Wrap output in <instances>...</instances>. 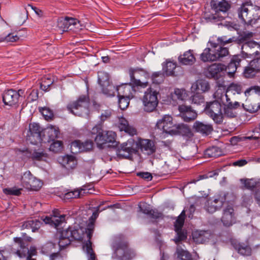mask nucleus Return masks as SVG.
<instances>
[{
	"mask_svg": "<svg viewBox=\"0 0 260 260\" xmlns=\"http://www.w3.org/2000/svg\"><path fill=\"white\" fill-rule=\"evenodd\" d=\"M94 225L93 222H90L86 227L81 226L79 225L74 227H69L66 230H63V235H69L72 240L73 239L81 241L84 237L87 238V241L83 245V249L87 255H90L91 260H98L92 248V243L90 241Z\"/></svg>",
	"mask_w": 260,
	"mask_h": 260,
	"instance_id": "1",
	"label": "nucleus"
},
{
	"mask_svg": "<svg viewBox=\"0 0 260 260\" xmlns=\"http://www.w3.org/2000/svg\"><path fill=\"white\" fill-rule=\"evenodd\" d=\"M211 6L214 13H206L204 18L207 22L211 23H217L223 20L228 16L227 12L231 7L224 0H212Z\"/></svg>",
	"mask_w": 260,
	"mask_h": 260,
	"instance_id": "2",
	"label": "nucleus"
},
{
	"mask_svg": "<svg viewBox=\"0 0 260 260\" xmlns=\"http://www.w3.org/2000/svg\"><path fill=\"white\" fill-rule=\"evenodd\" d=\"M156 127L163 132L170 135L186 133L189 131L188 126L183 123H175L173 118L169 115H165L157 121Z\"/></svg>",
	"mask_w": 260,
	"mask_h": 260,
	"instance_id": "3",
	"label": "nucleus"
},
{
	"mask_svg": "<svg viewBox=\"0 0 260 260\" xmlns=\"http://www.w3.org/2000/svg\"><path fill=\"white\" fill-rule=\"evenodd\" d=\"M92 135H95L94 141L97 147L100 149H103L110 144L116 143V134L111 131H105L100 124L96 125L91 129Z\"/></svg>",
	"mask_w": 260,
	"mask_h": 260,
	"instance_id": "4",
	"label": "nucleus"
},
{
	"mask_svg": "<svg viewBox=\"0 0 260 260\" xmlns=\"http://www.w3.org/2000/svg\"><path fill=\"white\" fill-rule=\"evenodd\" d=\"M114 252L112 258L119 260H130L136 256L135 252L128 248L127 243L121 236L115 237L112 244Z\"/></svg>",
	"mask_w": 260,
	"mask_h": 260,
	"instance_id": "5",
	"label": "nucleus"
},
{
	"mask_svg": "<svg viewBox=\"0 0 260 260\" xmlns=\"http://www.w3.org/2000/svg\"><path fill=\"white\" fill-rule=\"evenodd\" d=\"M211 48H205L200 55V59L203 62H213L219 60L229 54L227 48L219 47L213 41L210 40L209 42Z\"/></svg>",
	"mask_w": 260,
	"mask_h": 260,
	"instance_id": "6",
	"label": "nucleus"
},
{
	"mask_svg": "<svg viewBox=\"0 0 260 260\" xmlns=\"http://www.w3.org/2000/svg\"><path fill=\"white\" fill-rule=\"evenodd\" d=\"M58 127L50 126L42 129L38 123H34V139L39 143H46L54 141L58 137Z\"/></svg>",
	"mask_w": 260,
	"mask_h": 260,
	"instance_id": "7",
	"label": "nucleus"
},
{
	"mask_svg": "<svg viewBox=\"0 0 260 260\" xmlns=\"http://www.w3.org/2000/svg\"><path fill=\"white\" fill-rule=\"evenodd\" d=\"M214 99V101L206 103L204 108V112L211 118L216 123L220 124L223 120L221 104L217 98Z\"/></svg>",
	"mask_w": 260,
	"mask_h": 260,
	"instance_id": "8",
	"label": "nucleus"
},
{
	"mask_svg": "<svg viewBox=\"0 0 260 260\" xmlns=\"http://www.w3.org/2000/svg\"><path fill=\"white\" fill-rule=\"evenodd\" d=\"M89 105V99L87 95H80L76 101L70 103L67 109L75 115L81 116L82 113L87 111Z\"/></svg>",
	"mask_w": 260,
	"mask_h": 260,
	"instance_id": "9",
	"label": "nucleus"
},
{
	"mask_svg": "<svg viewBox=\"0 0 260 260\" xmlns=\"http://www.w3.org/2000/svg\"><path fill=\"white\" fill-rule=\"evenodd\" d=\"M137 144L133 139L121 144L116 150V155L120 158H130L137 152Z\"/></svg>",
	"mask_w": 260,
	"mask_h": 260,
	"instance_id": "10",
	"label": "nucleus"
},
{
	"mask_svg": "<svg viewBox=\"0 0 260 260\" xmlns=\"http://www.w3.org/2000/svg\"><path fill=\"white\" fill-rule=\"evenodd\" d=\"M158 92L151 88H148L145 92L142 102L145 111L151 112L155 109L158 103Z\"/></svg>",
	"mask_w": 260,
	"mask_h": 260,
	"instance_id": "11",
	"label": "nucleus"
},
{
	"mask_svg": "<svg viewBox=\"0 0 260 260\" xmlns=\"http://www.w3.org/2000/svg\"><path fill=\"white\" fill-rule=\"evenodd\" d=\"M57 27L62 32L68 30L76 32L81 29L80 21L77 19L69 17L59 18L57 21Z\"/></svg>",
	"mask_w": 260,
	"mask_h": 260,
	"instance_id": "12",
	"label": "nucleus"
},
{
	"mask_svg": "<svg viewBox=\"0 0 260 260\" xmlns=\"http://www.w3.org/2000/svg\"><path fill=\"white\" fill-rule=\"evenodd\" d=\"M98 83L102 88L103 93L107 96H114L115 87L110 82L109 75L107 72L101 71L98 72Z\"/></svg>",
	"mask_w": 260,
	"mask_h": 260,
	"instance_id": "13",
	"label": "nucleus"
},
{
	"mask_svg": "<svg viewBox=\"0 0 260 260\" xmlns=\"http://www.w3.org/2000/svg\"><path fill=\"white\" fill-rule=\"evenodd\" d=\"M129 74L131 82L134 85L142 88H145L148 85L147 81L142 82L141 81V77L147 78L148 76L147 72L142 69L131 68L129 70Z\"/></svg>",
	"mask_w": 260,
	"mask_h": 260,
	"instance_id": "14",
	"label": "nucleus"
},
{
	"mask_svg": "<svg viewBox=\"0 0 260 260\" xmlns=\"http://www.w3.org/2000/svg\"><path fill=\"white\" fill-rule=\"evenodd\" d=\"M15 244L18 245L20 249H18L15 254L20 258L26 257V260H32V248L30 246L28 247L26 241L21 238L16 237L14 238Z\"/></svg>",
	"mask_w": 260,
	"mask_h": 260,
	"instance_id": "15",
	"label": "nucleus"
},
{
	"mask_svg": "<svg viewBox=\"0 0 260 260\" xmlns=\"http://www.w3.org/2000/svg\"><path fill=\"white\" fill-rule=\"evenodd\" d=\"M225 201V194H219L214 197V200H209L206 204V210L212 213L219 209Z\"/></svg>",
	"mask_w": 260,
	"mask_h": 260,
	"instance_id": "16",
	"label": "nucleus"
},
{
	"mask_svg": "<svg viewBox=\"0 0 260 260\" xmlns=\"http://www.w3.org/2000/svg\"><path fill=\"white\" fill-rule=\"evenodd\" d=\"M42 220L45 224H49L52 227L57 228L65 221V215H60L57 210H54L50 216H46L45 218H42Z\"/></svg>",
	"mask_w": 260,
	"mask_h": 260,
	"instance_id": "17",
	"label": "nucleus"
},
{
	"mask_svg": "<svg viewBox=\"0 0 260 260\" xmlns=\"http://www.w3.org/2000/svg\"><path fill=\"white\" fill-rule=\"evenodd\" d=\"M180 115L184 121L194 120L197 117V113L190 106L182 105L178 107Z\"/></svg>",
	"mask_w": 260,
	"mask_h": 260,
	"instance_id": "18",
	"label": "nucleus"
},
{
	"mask_svg": "<svg viewBox=\"0 0 260 260\" xmlns=\"http://www.w3.org/2000/svg\"><path fill=\"white\" fill-rule=\"evenodd\" d=\"M137 149L139 148L141 151L147 154L151 155L155 152L156 147L154 142L148 139H140L138 142H136Z\"/></svg>",
	"mask_w": 260,
	"mask_h": 260,
	"instance_id": "19",
	"label": "nucleus"
},
{
	"mask_svg": "<svg viewBox=\"0 0 260 260\" xmlns=\"http://www.w3.org/2000/svg\"><path fill=\"white\" fill-rule=\"evenodd\" d=\"M221 221L226 226H230L235 222V213L232 206L228 205L224 209Z\"/></svg>",
	"mask_w": 260,
	"mask_h": 260,
	"instance_id": "20",
	"label": "nucleus"
},
{
	"mask_svg": "<svg viewBox=\"0 0 260 260\" xmlns=\"http://www.w3.org/2000/svg\"><path fill=\"white\" fill-rule=\"evenodd\" d=\"M115 91H117L118 96H122L129 99H133L136 92L135 87L130 84H126L115 87Z\"/></svg>",
	"mask_w": 260,
	"mask_h": 260,
	"instance_id": "21",
	"label": "nucleus"
},
{
	"mask_svg": "<svg viewBox=\"0 0 260 260\" xmlns=\"http://www.w3.org/2000/svg\"><path fill=\"white\" fill-rule=\"evenodd\" d=\"M226 66L221 63H214L208 66L205 71L208 78H216L220 72L225 71Z\"/></svg>",
	"mask_w": 260,
	"mask_h": 260,
	"instance_id": "22",
	"label": "nucleus"
},
{
	"mask_svg": "<svg viewBox=\"0 0 260 260\" xmlns=\"http://www.w3.org/2000/svg\"><path fill=\"white\" fill-rule=\"evenodd\" d=\"M239 106L240 104L238 102H235L234 103L230 102L228 103V104H224L223 117L225 116L228 118L235 117L237 115V113L235 110Z\"/></svg>",
	"mask_w": 260,
	"mask_h": 260,
	"instance_id": "23",
	"label": "nucleus"
},
{
	"mask_svg": "<svg viewBox=\"0 0 260 260\" xmlns=\"http://www.w3.org/2000/svg\"><path fill=\"white\" fill-rule=\"evenodd\" d=\"M234 248L239 253L242 255H250L251 253V249L247 243H240L236 240L231 242Z\"/></svg>",
	"mask_w": 260,
	"mask_h": 260,
	"instance_id": "24",
	"label": "nucleus"
},
{
	"mask_svg": "<svg viewBox=\"0 0 260 260\" xmlns=\"http://www.w3.org/2000/svg\"><path fill=\"white\" fill-rule=\"evenodd\" d=\"M210 86L209 82L206 80L199 79L193 83L191 87V91L193 92L201 91L206 92L210 90Z\"/></svg>",
	"mask_w": 260,
	"mask_h": 260,
	"instance_id": "25",
	"label": "nucleus"
},
{
	"mask_svg": "<svg viewBox=\"0 0 260 260\" xmlns=\"http://www.w3.org/2000/svg\"><path fill=\"white\" fill-rule=\"evenodd\" d=\"M139 208L140 211L153 218H158L161 215L157 210L151 209L150 205L146 203H140Z\"/></svg>",
	"mask_w": 260,
	"mask_h": 260,
	"instance_id": "26",
	"label": "nucleus"
},
{
	"mask_svg": "<svg viewBox=\"0 0 260 260\" xmlns=\"http://www.w3.org/2000/svg\"><path fill=\"white\" fill-rule=\"evenodd\" d=\"M249 8L247 11L249 12L248 17H250V19L251 20L249 21H246L245 24L252 25L255 24L260 17V7L253 5Z\"/></svg>",
	"mask_w": 260,
	"mask_h": 260,
	"instance_id": "27",
	"label": "nucleus"
},
{
	"mask_svg": "<svg viewBox=\"0 0 260 260\" xmlns=\"http://www.w3.org/2000/svg\"><path fill=\"white\" fill-rule=\"evenodd\" d=\"M193 239L197 243H203L206 242L212 237V235L208 231H197L192 234Z\"/></svg>",
	"mask_w": 260,
	"mask_h": 260,
	"instance_id": "28",
	"label": "nucleus"
},
{
	"mask_svg": "<svg viewBox=\"0 0 260 260\" xmlns=\"http://www.w3.org/2000/svg\"><path fill=\"white\" fill-rule=\"evenodd\" d=\"M193 127L196 132L205 135H209L213 131V127L211 124L199 121L194 123Z\"/></svg>",
	"mask_w": 260,
	"mask_h": 260,
	"instance_id": "29",
	"label": "nucleus"
},
{
	"mask_svg": "<svg viewBox=\"0 0 260 260\" xmlns=\"http://www.w3.org/2000/svg\"><path fill=\"white\" fill-rule=\"evenodd\" d=\"M118 127L121 131H124L130 135H134L136 134V130L133 127L130 126L127 120L124 117L119 118Z\"/></svg>",
	"mask_w": 260,
	"mask_h": 260,
	"instance_id": "30",
	"label": "nucleus"
},
{
	"mask_svg": "<svg viewBox=\"0 0 260 260\" xmlns=\"http://www.w3.org/2000/svg\"><path fill=\"white\" fill-rule=\"evenodd\" d=\"M89 189L86 186H83L81 188H77L73 191H68L64 194V199H70L80 198L84 194L88 193Z\"/></svg>",
	"mask_w": 260,
	"mask_h": 260,
	"instance_id": "31",
	"label": "nucleus"
},
{
	"mask_svg": "<svg viewBox=\"0 0 260 260\" xmlns=\"http://www.w3.org/2000/svg\"><path fill=\"white\" fill-rule=\"evenodd\" d=\"M178 59L180 62L184 65H191L196 61V58L191 50L185 52Z\"/></svg>",
	"mask_w": 260,
	"mask_h": 260,
	"instance_id": "32",
	"label": "nucleus"
},
{
	"mask_svg": "<svg viewBox=\"0 0 260 260\" xmlns=\"http://www.w3.org/2000/svg\"><path fill=\"white\" fill-rule=\"evenodd\" d=\"M240 62L241 59L240 57L238 55H235L233 57L228 66L227 67L226 66V69L225 70L227 71V73L230 77L233 76L236 72Z\"/></svg>",
	"mask_w": 260,
	"mask_h": 260,
	"instance_id": "33",
	"label": "nucleus"
},
{
	"mask_svg": "<svg viewBox=\"0 0 260 260\" xmlns=\"http://www.w3.org/2000/svg\"><path fill=\"white\" fill-rule=\"evenodd\" d=\"M252 4L250 3H246L241 6L238 10V16L245 23L246 21H250V17H248L249 12L247 11L249 9L250 7L252 6Z\"/></svg>",
	"mask_w": 260,
	"mask_h": 260,
	"instance_id": "34",
	"label": "nucleus"
},
{
	"mask_svg": "<svg viewBox=\"0 0 260 260\" xmlns=\"http://www.w3.org/2000/svg\"><path fill=\"white\" fill-rule=\"evenodd\" d=\"M61 164L67 169L70 170L76 167L77 161L75 156L71 155H66L62 157Z\"/></svg>",
	"mask_w": 260,
	"mask_h": 260,
	"instance_id": "35",
	"label": "nucleus"
},
{
	"mask_svg": "<svg viewBox=\"0 0 260 260\" xmlns=\"http://www.w3.org/2000/svg\"><path fill=\"white\" fill-rule=\"evenodd\" d=\"M53 82L54 80L51 75H45L43 77L41 78V81L39 82L41 89L45 91H48Z\"/></svg>",
	"mask_w": 260,
	"mask_h": 260,
	"instance_id": "36",
	"label": "nucleus"
},
{
	"mask_svg": "<svg viewBox=\"0 0 260 260\" xmlns=\"http://www.w3.org/2000/svg\"><path fill=\"white\" fill-rule=\"evenodd\" d=\"M176 62L167 61L166 63H162V71L167 76H173L175 74V69L176 68Z\"/></svg>",
	"mask_w": 260,
	"mask_h": 260,
	"instance_id": "37",
	"label": "nucleus"
},
{
	"mask_svg": "<svg viewBox=\"0 0 260 260\" xmlns=\"http://www.w3.org/2000/svg\"><path fill=\"white\" fill-rule=\"evenodd\" d=\"M221 150L216 146L207 149L205 151V155L208 157H216L222 155Z\"/></svg>",
	"mask_w": 260,
	"mask_h": 260,
	"instance_id": "38",
	"label": "nucleus"
},
{
	"mask_svg": "<svg viewBox=\"0 0 260 260\" xmlns=\"http://www.w3.org/2000/svg\"><path fill=\"white\" fill-rule=\"evenodd\" d=\"M242 106L246 111L250 113L255 112L260 108L258 103H255L249 100H246L245 103L242 104Z\"/></svg>",
	"mask_w": 260,
	"mask_h": 260,
	"instance_id": "39",
	"label": "nucleus"
},
{
	"mask_svg": "<svg viewBox=\"0 0 260 260\" xmlns=\"http://www.w3.org/2000/svg\"><path fill=\"white\" fill-rule=\"evenodd\" d=\"M31 178L32 175L29 171L25 172L22 176V183L23 186L28 189H31V185L30 184Z\"/></svg>",
	"mask_w": 260,
	"mask_h": 260,
	"instance_id": "40",
	"label": "nucleus"
},
{
	"mask_svg": "<svg viewBox=\"0 0 260 260\" xmlns=\"http://www.w3.org/2000/svg\"><path fill=\"white\" fill-rule=\"evenodd\" d=\"M72 239L69 235L64 236L63 235V231L61 232L58 241V245L60 250L65 248L67 246L69 245Z\"/></svg>",
	"mask_w": 260,
	"mask_h": 260,
	"instance_id": "41",
	"label": "nucleus"
},
{
	"mask_svg": "<svg viewBox=\"0 0 260 260\" xmlns=\"http://www.w3.org/2000/svg\"><path fill=\"white\" fill-rule=\"evenodd\" d=\"M177 257L181 260H192L190 253L178 246L176 249Z\"/></svg>",
	"mask_w": 260,
	"mask_h": 260,
	"instance_id": "42",
	"label": "nucleus"
},
{
	"mask_svg": "<svg viewBox=\"0 0 260 260\" xmlns=\"http://www.w3.org/2000/svg\"><path fill=\"white\" fill-rule=\"evenodd\" d=\"M187 96V94L185 89L176 88L175 89L173 94H172L173 98H176L180 101H184Z\"/></svg>",
	"mask_w": 260,
	"mask_h": 260,
	"instance_id": "43",
	"label": "nucleus"
},
{
	"mask_svg": "<svg viewBox=\"0 0 260 260\" xmlns=\"http://www.w3.org/2000/svg\"><path fill=\"white\" fill-rule=\"evenodd\" d=\"M46 158L47 154L42 148L34 150V159L44 160Z\"/></svg>",
	"mask_w": 260,
	"mask_h": 260,
	"instance_id": "44",
	"label": "nucleus"
},
{
	"mask_svg": "<svg viewBox=\"0 0 260 260\" xmlns=\"http://www.w3.org/2000/svg\"><path fill=\"white\" fill-rule=\"evenodd\" d=\"M39 112L44 116L45 119L47 120H50L53 117V112L48 108L46 107H39Z\"/></svg>",
	"mask_w": 260,
	"mask_h": 260,
	"instance_id": "45",
	"label": "nucleus"
},
{
	"mask_svg": "<svg viewBox=\"0 0 260 260\" xmlns=\"http://www.w3.org/2000/svg\"><path fill=\"white\" fill-rule=\"evenodd\" d=\"M185 211H182L175 223V231L181 230L184 222Z\"/></svg>",
	"mask_w": 260,
	"mask_h": 260,
	"instance_id": "46",
	"label": "nucleus"
},
{
	"mask_svg": "<svg viewBox=\"0 0 260 260\" xmlns=\"http://www.w3.org/2000/svg\"><path fill=\"white\" fill-rule=\"evenodd\" d=\"M82 142L80 141H75L73 142L71 144V150L73 153H78L81 152H83V149L82 148Z\"/></svg>",
	"mask_w": 260,
	"mask_h": 260,
	"instance_id": "47",
	"label": "nucleus"
},
{
	"mask_svg": "<svg viewBox=\"0 0 260 260\" xmlns=\"http://www.w3.org/2000/svg\"><path fill=\"white\" fill-rule=\"evenodd\" d=\"M153 83L160 84L163 82L165 79V75L163 73L157 72L154 73L151 76Z\"/></svg>",
	"mask_w": 260,
	"mask_h": 260,
	"instance_id": "48",
	"label": "nucleus"
},
{
	"mask_svg": "<svg viewBox=\"0 0 260 260\" xmlns=\"http://www.w3.org/2000/svg\"><path fill=\"white\" fill-rule=\"evenodd\" d=\"M191 100L192 104L200 105L204 103V97L202 94L197 92L191 96Z\"/></svg>",
	"mask_w": 260,
	"mask_h": 260,
	"instance_id": "49",
	"label": "nucleus"
},
{
	"mask_svg": "<svg viewBox=\"0 0 260 260\" xmlns=\"http://www.w3.org/2000/svg\"><path fill=\"white\" fill-rule=\"evenodd\" d=\"M19 39V37L14 32L8 34L5 37H1L0 38V42H14Z\"/></svg>",
	"mask_w": 260,
	"mask_h": 260,
	"instance_id": "50",
	"label": "nucleus"
},
{
	"mask_svg": "<svg viewBox=\"0 0 260 260\" xmlns=\"http://www.w3.org/2000/svg\"><path fill=\"white\" fill-rule=\"evenodd\" d=\"M119 98L118 99V105L119 107L121 110H124L127 108L129 104V100L131 99L122 96H118Z\"/></svg>",
	"mask_w": 260,
	"mask_h": 260,
	"instance_id": "51",
	"label": "nucleus"
},
{
	"mask_svg": "<svg viewBox=\"0 0 260 260\" xmlns=\"http://www.w3.org/2000/svg\"><path fill=\"white\" fill-rule=\"evenodd\" d=\"M21 189L17 187L6 188L3 189V192L7 195L19 196L21 193Z\"/></svg>",
	"mask_w": 260,
	"mask_h": 260,
	"instance_id": "52",
	"label": "nucleus"
},
{
	"mask_svg": "<svg viewBox=\"0 0 260 260\" xmlns=\"http://www.w3.org/2000/svg\"><path fill=\"white\" fill-rule=\"evenodd\" d=\"M21 95H12L9 98H7L6 96V99L3 102L5 105L9 106H13L17 104L18 102L19 97Z\"/></svg>",
	"mask_w": 260,
	"mask_h": 260,
	"instance_id": "53",
	"label": "nucleus"
},
{
	"mask_svg": "<svg viewBox=\"0 0 260 260\" xmlns=\"http://www.w3.org/2000/svg\"><path fill=\"white\" fill-rule=\"evenodd\" d=\"M23 91L22 90H19L18 91L13 90V89H9L7 91H6L3 96V101L6 99V96L7 95V98H9L12 95H22Z\"/></svg>",
	"mask_w": 260,
	"mask_h": 260,
	"instance_id": "54",
	"label": "nucleus"
},
{
	"mask_svg": "<svg viewBox=\"0 0 260 260\" xmlns=\"http://www.w3.org/2000/svg\"><path fill=\"white\" fill-rule=\"evenodd\" d=\"M62 148V143L60 141H54L50 146L49 149L54 152L60 151Z\"/></svg>",
	"mask_w": 260,
	"mask_h": 260,
	"instance_id": "55",
	"label": "nucleus"
},
{
	"mask_svg": "<svg viewBox=\"0 0 260 260\" xmlns=\"http://www.w3.org/2000/svg\"><path fill=\"white\" fill-rule=\"evenodd\" d=\"M241 182L246 188L249 189H252L256 185V182L253 179H241Z\"/></svg>",
	"mask_w": 260,
	"mask_h": 260,
	"instance_id": "56",
	"label": "nucleus"
},
{
	"mask_svg": "<svg viewBox=\"0 0 260 260\" xmlns=\"http://www.w3.org/2000/svg\"><path fill=\"white\" fill-rule=\"evenodd\" d=\"M257 71L255 70L254 68L251 67L250 64L249 66L245 68L243 74L246 78H251L253 77Z\"/></svg>",
	"mask_w": 260,
	"mask_h": 260,
	"instance_id": "57",
	"label": "nucleus"
},
{
	"mask_svg": "<svg viewBox=\"0 0 260 260\" xmlns=\"http://www.w3.org/2000/svg\"><path fill=\"white\" fill-rule=\"evenodd\" d=\"M233 41V39L229 38L227 39L226 37L222 36L219 37L217 39L216 44L217 47H221V46H224L227 44L230 43Z\"/></svg>",
	"mask_w": 260,
	"mask_h": 260,
	"instance_id": "58",
	"label": "nucleus"
},
{
	"mask_svg": "<svg viewBox=\"0 0 260 260\" xmlns=\"http://www.w3.org/2000/svg\"><path fill=\"white\" fill-rule=\"evenodd\" d=\"M214 98H217L218 101H220V103H223V99H225L226 101V104L228 103L232 102L230 99L228 97L226 94H223L222 93H220L218 91L214 93L213 94Z\"/></svg>",
	"mask_w": 260,
	"mask_h": 260,
	"instance_id": "59",
	"label": "nucleus"
},
{
	"mask_svg": "<svg viewBox=\"0 0 260 260\" xmlns=\"http://www.w3.org/2000/svg\"><path fill=\"white\" fill-rule=\"evenodd\" d=\"M177 233V236L173 239L176 244L186 238V236L182 232L181 230L175 231Z\"/></svg>",
	"mask_w": 260,
	"mask_h": 260,
	"instance_id": "60",
	"label": "nucleus"
},
{
	"mask_svg": "<svg viewBox=\"0 0 260 260\" xmlns=\"http://www.w3.org/2000/svg\"><path fill=\"white\" fill-rule=\"evenodd\" d=\"M24 134L25 135L26 140L32 143L31 137L32 136V132L31 129V124L29 123L27 128H26L24 131Z\"/></svg>",
	"mask_w": 260,
	"mask_h": 260,
	"instance_id": "61",
	"label": "nucleus"
},
{
	"mask_svg": "<svg viewBox=\"0 0 260 260\" xmlns=\"http://www.w3.org/2000/svg\"><path fill=\"white\" fill-rule=\"evenodd\" d=\"M251 92H254L255 93L260 96V87L258 86H254L248 88L245 91V95L247 96L249 95Z\"/></svg>",
	"mask_w": 260,
	"mask_h": 260,
	"instance_id": "62",
	"label": "nucleus"
},
{
	"mask_svg": "<svg viewBox=\"0 0 260 260\" xmlns=\"http://www.w3.org/2000/svg\"><path fill=\"white\" fill-rule=\"evenodd\" d=\"M43 185V182L42 180L37 178H34V191L39 190Z\"/></svg>",
	"mask_w": 260,
	"mask_h": 260,
	"instance_id": "63",
	"label": "nucleus"
},
{
	"mask_svg": "<svg viewBox=\"0 0 260 260\" xmlns=\"http://www.w3.org/2000/svg\"><path fill=\"white\" fill-rule=\"evenodd\" d=\"M250 65L254 69L260 72V57L253 59L250 62Z\"/></svg>",
	"mask_w": 260,
	"mask_h": 260,
	"instance_id": "64",
	"label": "nucleus"
}]
</instances>
